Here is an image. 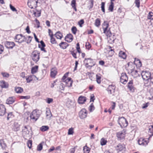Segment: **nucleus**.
Masks as SVG:
<instances>
[{
  "label": "nucleus",
  "mask_w": 153,
  "mask_h": 153,
  "mask_svg": "<svg viewBox=\"0 0 153 153\" xmlns=\"http://www.w3.org/2000/svg\"><path fill=\"white\" fill-rule=\"evenodd\" d=\"M20 125L17 122H14L12 126V130L15 131H17L20 130Z\"/></svg>",
  "instance_id": "2eb2a0df"
},
{
  "label": "nucleus",
  "mask_w": 153,
  "mask_h": 153,
  "mask_svg": "<svg viewBox=\"0 0 153 153\" xmlns=\"http://www.w3.org/2000/svg\"><path fill=\"white\" fill-rule=\"evenodd\" d=\"M67 86L71 87L72 86V81L70 77H68L65 81Z\"/></svg>",
  "instance_id": "393cba45"
},
{
  "label": "nucleus",
  "mask_w": 153,
  "mask_h": 153,
  "mask_svg": "<svg viewBox=\"0 0 153 153\" xmlns=\"http://www.w3.org/2000/svg\"><path fill=\"white\" fill-rule=\"evenodd\" d=\"M32 38L33 37H31V36H28V39H26V40L25 42H26L27 43H29L31 42Z\"/></svg>",
  "instance_id": "603ef678"
},
{
  "label": "nucleus",
  "mask_w": 153,
  "mask_h": 153,
  "mask_svg": "<svg viewBox=\"0 0 153 153\" xmlns=\"http://www.w3.org/2000/svg\"><path fill=\"white\" fill-rule=\"evenodd\" d=\"M95 25L97 27H99L100 25V19L97 18L95 21Z\"/></svg>",
  "instance_id": "58836bf2"
},
{
  "label": "nucleus",
  "mask_w": 153,
  "mask_h": 153,
  "mask_svg": "<svg viewBox=\"0 0 153 153\" xmlns=\"http://www.w3.org/2000/svg\"><path fill=\"white\" fill-rule=\"evenodd\" d=\"M0 86L2 88H7L8 87L9 85L7 82H6L4 81H0Z\"/></svg>",
  "instance_id": "cd10ccee"
},
{
  "label": "nucleus",
  "mask_w": 153,
  "mask_h": 153,
  "mask_svg": "<svg viewBox=\"0 0 153 153\" xmlns=\"http://www.w3.org/2000/svg\"><path fill=\"white\" fill-rule=\"evenodd\" d=\"M138 144L140 145H146L148 142V140H145V139L141 138L138 140Z\"/></svg>",
  "instance_id": "a211bd4d"
},
{
  "label": "nucleus",
  "mask_w": 153,
  "mask_h": 153,
  "mask_svg": "<svg viewBox=\"0 0 153 153\" xmlns=\"http://www.w3.org/2000/svg\"><path fill=\"white\" fill-rule=\"evenodd\" d=\"M53 101V99L52 98H48L47 99L46 102L48 104H50Z\"/></svg>",
  "instance_id": "052dcab7"
},
{
  "label": "nucleus",
  "mask_w": 153,
  "mask_h": 153,
  "mask_svg": "<svg viewBox=\"0 0 153 153\" xmlns=\"http://www.w3.org/2000/svg\"><path fill=\"white\" fill-rule=\"evenodd\" d=\"M6 112V108L5 106L0 104V116H3Z\"/></svg>",
  "instance_id": "4468645a"
},
{
  "label": "nucleus",
  "mask_w": 153,
  "mask_h": 153,
  "mask_svg": "<svg viewBox=\"0 0 153 153\" xmlns=\"http://www.w3.org/2000/svg\"><path fill=\"white\" fill-rule=\"evenodd\" d=\"M76 49H77V52L79 53H81L80 49V48L79 47V43H77L76 44Z\"/></svg>",
  "instance_id": "864d4df0"
},
{
  "label": "nucleus",
  "mask_w": 153,
  "mask_h": 153,
  "mask_svg": "<svg viewBox=\"0 0 153 153\" xmlns=\"http://www.w3.org/2000/svg\"><path fill=\"white\" fill-rule=\"evenodd\" d=\"M88 109L89 111L91 112L93 111L94 110L95 107L93 103L91 104V105L89 107Z\"/></svg>",
  "instance_id": "c03bdc74"
},
{
  "label": "nucleus",
  "mask_w": 153,
  "mask_h": 153,
  "mask_svg": "<svg viewBox=\"0 0 153 153\" xmlns=\"http://www.w3.org/2000/svg\"><path fill=\"white\" fill-rule=\"evenodd\" d=\"M55 35L58 39H61L62 37V35L60 31L57 32L55 34Z\"/></svg>",
  "instance_id": "4c0bfd02"
},
{
  "label": "nucleus",
  "mask_w": 153,
  "mask_h": 153,
  "mask_svg": "<svg viewBox=\"0 0 153 153\" xmlns=\"http://www.w3.org/2000/svg\"><path fill=\"white\" fill-rule=\"evenodd\" d=\"M90 149L87 146H85L83 147V151L84 153H89L90 151Z\"/></svg>",
  "instance_id": "ea45409f"
},
{
  "label": "nucleus",
  "mask_w": 153,
  "mask_h": 153,
  "mask_svg": "<svg viewBox=\"0 0 153 153\" xmlns=\"http://www.w3.org/2000/svg\"><path fill=\"white\" fill-rule=\"evenodd\" d=\"M135 3L136 6L138 8L140 7V0H135Z\"/></svg>",
  "instance_id": "6e6d98bb"
},
{
  "label": "nucleus",
  "mask_w": 153,
  "mask_h": 153,
  "mask_svg": "<svg viewBox=\"0 0 153 153\" xmlns=\"http://www.w3.org/2000/svg\"><path fill=\"white\" fill-rule=\"evenodd\" d=\"M101 76L100 74H97L96 75V81L97 83L100 84L101 82Z\"/></svg>",
  "instance_id": "72a5a7b5"
},
{
  "label": "nucleus",
  "mask_w": 153,
  "mask_h": 153,
  "mask_svg": "<svg viewBox=\"0 0 153 153\" xmlns=\"http://www.w3.org/2000/svg\"><path fill=\"white\" fill-rule=\"evenodd\" d=\"M149 93L152 97L153 98V88H151L149 91Z\"/></svg>",
  "instance_id": "774afa93"
},
{
  "label": "nucleus",
  "mask_w": 153,
  "mask_h": 153,
  "mask_svg": "<svg viewBox=\"0 0 153 153\" xmlns=\"http://www.w3.org/2000/svg\"><path fill=\"white\" fill-rule=\"evenodd\" d=\"M15 91L17 93H20L23 91V89L21 87H16L15 88Z\"/></svg>",
  "instance_id": "e433bc0d"
},
{
  "label": "nucleus",
  "mask_w": 153,
  "mask_h": 153,
  "mask_svg": "<svg viewBox=\"0 0 153 153\" xmlns=\"http://www.w3.org/2000/svg\"><path fill=\"white\" fill-rule=\"evenodd\" d=\"M39 110L37 109L34 110L31 113L30 117L33 122H35L38 119L40 115L38 113Z\"/></svg>",
  "instance_id": "20e7f679"
},
{
  "label": "nucleus",
  "mask_w": 153,
  "mask_h": 153,
  "mask_svg": "<svg viewBox=\"0 0 153 153\" xmlns=\"http://www.w3.org/2000/svg\"><path fill=\"white\" fill-rule=\"evenodd\" d=\"M86 97L82 96H80L78 98V102L79 104H83L86 101Z\"/></svg>",
  "instance_id": "4be33fe9"
},
{
  "label": "nucleus",
  "mask_w": 153,
  "mask_h": 153,
  "mask_svg": "<svg viewBox=\"0 0 153 153\" xmlns=\"http://www.w3.org/2000/svg\"><path fill=\"white\" fill-rule=\"evenodd\" d=\"M84 62L85 63V66L86 68H91L95 65V62L91 58H85Z\"/></svg>",
  "instance_id": "f257e3e1"
},
{
  "label": "nucleus",
  "mask_w": 153,
  "mask_h": 153,
  "mask_svg": "<svg viewBox=\"0 0 153 153\" xmlns=\"http://www.w3.org/2000/svg\"><path fill=\"white\" fill-rule=\"evenodd\" d=\"M107 141L104 138H102L100 140V143L102 146H103L106 144Z\"/></svg>",
  "instance_id": "79ce46f5"
},
{
  "label": "nucleus",
  "mask_w": 153,
  "mask_h": 153,
  "mask_svg": "<svg viewBox=\"0 0 153 153\" xmlns=\"http://www.w3.org/2000/svg\"><path fill=\"white\" fill-rule=\"evenodd\" d=\"M119 57L123 59H125L126 58V55L125 52L122 51H120L119 53Z\"/></svg>",
  "instance_id": "c756f323"
},
{
  "label": "nucleus",
  "mask_w": 153,
  "mask_h": 153,
  "mask_svg": "<svg viewBox=\"0 0 153 153\" xmlns=\"http://www.w3.org/2000/svg\"><path fill=\"white\" fill-rule=\"evenodd\" d=\"M84 21L83 19H81L80 21H79L78 22V24L79 25V26L81 27H82V25L84 23Z\"/></svg>",
  "instance_id": "4d7b16f0"
},
{
  "label": "nucleus",
  "mask_w": 153,
  "mask_h": 153,
  "mask_svg": "<svg viewBox=\"0 0 153 153\" xmlns=\"http://www.w3.org/2000/svg\"><path fill=\"white\" fill-rule=\"evenodd\" d=\"M132 64V62H129L127 64L128 69L130 70L129 71V72H130L133 76L134 77H137L138 76V71L137 70L134 69L133 68L132 69H130V68L131 66V65Z\"/></svg>",
  "instance_id": "7ed1b4c3"
},
{
  "label": "nucleus",
  "mask_w": 153,
  "mask_h": 153,
  "mask_svg": "<svg viewBox=\"0 0 153 153\" xmlns=\"http://www.w3.org/2000/svg\"><path fill=\"white\" fill-rule=\"evenodd\" d=\"M43 148V146L42 143H40L37 146V150L38 151H41Z\"/></svg>",
  "instance_id": "3c124183"
},
{
  "label": "nucleus",
  "mask_w": 153,
  "mask_h": 153,
  "mask_svg": "<svg viewBox=\"0 0 153 153\" xmlns=\"http://www.w3.org/2000/svg\"><path fill=\"white\" fill-rule=\"evenodd\" d=\"M118 122L119 124L122 128H125L128 125V122L123 117H121L119 118Z\"/></svg>",
  "instance_id": "423d86ee"
},
{
  "label": "nucleus",
  "mask_w": 153,
  "mask_h": 153,
  "mask_svg": "<svg viewBox=\"0 0 153 153\" xmlns=\"http://www.w3.org/2000/svg\"><path fill=\"white\" fill-rule=\"evenodd\" d=\"M1 74L3 77H8L9 76V75L8 73L5 72H2Z\"/></svg>",
  "instance_id": "13d9d810"
},
{
  "label": "nucleus",
  "mask_w": 153,
  "mask_h": 153,
  "mask_svg": "<svg viewBox=\"0 0 153 153\" xmlns=\"http://www.w3.org/2000/svg\"><path fill=\"white\" fill-rule=\"evenodd\" d=\"M128 79V77L126 73H122L120 77V81L122 83L126 84L127 82Z\"/></svg>",
  "instance_id": "9d476101"
},
{
  "label": "nucleus",
  "mask_w": 153,
  "mask_h": 153,
  "mask_svg": "<svg viewBox=\"0 0 153 153\" xmlns=\"http://www.w3.org/2000/svg\"><path fill=\"white\" fill-rule=\"evenodd\" d=\"M148 133L150 137L153 135V125L149 126Z\"/></svg>",
  "instance_id": "7c9ffc66"
},
{
  "label": "nucleus",
  "mask_w": 153,
  "mask_h": 153,
  "mask_svg": "<svg viewBox=\"0 0 153 153\" xmlns=\"http://www.w3.org/2000/svg\"><path fill=\"white\" fill-rule=\"evenodd\" d=\"M40 52L38 51L35 50L32 53L31 57L32 60L35 62H37L39 59Z\"/></svg>",
  "instance_id": "39448f33"
},
{
  "label": "nucleus",
  "mask_w": 153,
  "mask_h": 153,
  "mask_svg": "<svg viewBox=\"0 0 153 153\" xmlns=\"http://www.w3.org/2000/svg\"><path fill=\"white\" fill-rule=\"evenodd\" d=\"M135 62H137V64L138 63V65L139 67H141L142 66V64L141 62L140 61V60L137 58L135 59Z\"/></svg>",
  "instance_id": "8fccbe9b"
},
{
  "label": "nucleus",
  "mask_w": 153,
  "mask_h": 153,
  "mask_svg": "<svg viewBox=\"0 0 153 153\" xmlns=\"http://www.w3.org/2000/svg\"><path fill=\"white\" fill-rule=\"evenodd\" d=\"M71 30L72 33L74 34H76V32L77 30V28L75 26H73L71 28Z\"/></svg>",
  "instance_id": "de8ad7c7"
},
{
  "label": "nucleus",
  "mask_w": 153,
  "mask_h": 153,
  "mask_svg": "<svg viewBox=\"0 0 153 153\" xmlns=\"http://www.w3.org/2000/svg\"><path fill=\"white\" fill-rule=\"evenodd\" d=\"M105 33L107 36L108 37L112 36H114V33L112 34L111 33V31L110 30V28H109L108 29H107V30L106 31L105 33Z\"/></svg>",
  "instance_id": "2f4dec72"
},
{
  "label": "nucleus",
  "mask_w": 153,
  "mask_h": 153,
  "mask_svg": "<svg viewBox=\"0 0 153 153\" xmlns=\"http://www.w3.org/2000/svg\"><path fill=\"white\" fill-rule=\"evenodd\" d=\"M115 39V37L113 36H108V42L110 43H113L114 42Z\"/></svg>",
  "instance_id": "473e14b6"
},
{
  "label": "nucleus",
  "mask_w": 153,
  "mask_h": 153,
  "mask_svg": "<svg viewBox=\"0 0 153 153\" xmlns=\"http://www.w3.org/2000/svg\"><path fill=\"white\" fill-rule=\"evenodd\" d=\"M111 103V108L112 110H114V109L116 106V103L115 102H112Z\"/></svg>",
  "instance_id": "680f3d73"
},
{
  "label": "nucleus",
  "mask_w": 153,
  "mask_h": 153,
  "mask_svg": "<svg viewBox=\"0 0 153 153\" xmlns=\"http://www.w3.org/2000/svg\"><path fill=\"white\" fill-rule=\"evenodd\" d=\"M76 0H72L71 1V5L72 7L74 6H76Z\"/></svg>",
  "instance_id": "69168bd1"
},
{
  "label": "nucleus",
  "mask_w": 153,
  "mask_h": 153,
  "mask_svg": "<svg viewBox=\"0 0 153 153\" xmlns=\"http://www.w3.org/2000/svg\"><path fill=\"white\" fill-rule=\"evenodd\" d=\"M73 133V128H70L68 130V134L69 135L72 134Z\"/></svg>",
  "instance_id": "5fc2aeb1"
},
{
  "label": "nucleus",
  "mask_w": 153,
  "mask_h": 153,
  "mask_svg": "<svg viewBox=\"0 0 153 153\" xmlns=\"http://www.w3.org/2000/svg\"><path fill=\"white\" fill-rule=\"evenodd\" d=\"M115 88L116 87L114 85L112 84L108 86L106 90L108 91V94H112L113 93H114Z\"/></svg>",
  "instance_id": "ddd939ff"
},
{
  "label": "nucleus",
  "mask_w": 153,
  "mask_h": 153,
  "mask_svg": "<svg viewBox=\"0 0 153 153\" xmlns=\"http://www.w3.org/2000/svg\"><path fill=\"white\" fill-rule=\"evenodd\" d=\"M73 35L71 34H68L65 36V40L68 42H70L73 40Z\"/></svg>",
  "instance_id": "6ab92c4d"
},
{
  "label": "nucleus",
  "mask_w": 153,
  "mask_h": 153,
  "mask_svg": "<svg viewBox=\"0 0 153 153\" xmlns=\"http://www.w3.org/2000/svg\"><path fill=\"white\" fill-rule=\"evenodd\" d=\"M86 48L89 50L91 48V44L89 42H86L85 45Z\"/></svg>",
  "instance_id": "bf43d9fd"
},
{
  "label": "nucleus",
  "mask_w": 153,
  "mask_h": 153,
  "mask_svg": "<svg viewBox=\"0 0 153 153\" xmlns=\"http://www.w3.org/2000/svg\"><path fill=\"white\" fill-rule=\"evenodd\" d=\"M14 117L12 112H10L8 113L7 117V120H9L10 118H12Z\"/></svg>",
  "instance_id": "a18cd8bd"
},
{
  "label": "nucleus",
  "mask_w": 153,
  "mask_h": 153,
  "mask_svg": "<svg viewBox=\"0 0 153 153\" xmlns=\"http://www.w3.org/2000/svg\"><path fill=\"white\" fill-rule=\"evenodd\" d=\"M40 43L41 45H38V47L40 48L42 51H44L45 53H46L47 51L45 50V46L46 45L45 43L42 40L41 41Z\"/></svg>",
  "instance_id": "f3484780"
},
{
  "label": "nucleus",
  "mask_w": 153,
  "mask_h": 153,
  "mask_svg": "<svg viewBox=\"0 0 153 153\" xmlns=\"http://www.w3.org/2000/svg\"><path fill=\"white\" fill-rule=\"evenodd\" d=\"M87 113L86 110L85 108L81 109L79 113V116L81 119L86 118L87 117Z\"/></svg>",
  "instance_id": "9b49d317"
},
{
  "label": "nucleus",
  "mask_w": 153,
  "mask_h": 153,
  "mask_svg": "<svg viewBox=\"0 0 153 153\" xmlns=\"http://www.w3.org/2000/svg\"><path fill=\"white\" fill-rule=\"evenodd\" d=\"M93 2L94 1L93 0H91V3L90 5L88 6L89 9L92 8L93 7Z\"/></svg>",
  "instance_id": "0e129e2a"
},
{
  "label": "nucleus",
  "mask_w": 153,
  "mask_h": 153,
  "mask_svg": "<svg viewBox=\"0 0 153 153\" xmlns=\"http://www.w3.org/2000/svg\"><path fill=\"white\" fill-rule=\"evenodd\" d=\"M59 45L61 48L64 49L66 48L69 45L66 42H62L59 44Z\"/></svg>",
  "instance_id": "bb28decb"
},
{
  "label": "nucleus",
  "mask_w": 153,
  "mask_h": 153,
  "mask_svg": "<svg viewBox=\"0 0 153 153\" xmlns=\"http://www.w3.org/2000/svg\"><path fill=\"white\" fill-rule=\"evenodd\" d=\"M133 80H130L128 84V87L130 91H134V88L133 86Z\"/></svg>",
  "instance_id": "5701e85b"
},
{
  "label": "nucleus",
  "mask_w": 153,
  "mask_h": 153,
  "mask_svg": "<svg viewBox=\"0 0 153 153\" xmlns=\"http://www.w3.org/2000/svg\"><path fill=\"white\" fill-rule=\"evenodd\" d=\"M49 129V127L47 126H43L40 128V130L42 132L48 131Z\"/></svg>",
  "instance_id": "f704fd0d"
},
{
  "label": "nucleus",
  "mask_w": 153,
  "mask_h": 153,
  "mask_svg": "<svg viewBox=\"0 0 153 153\" xmlns=\"http://www.w3.org/2000/svg\"><path fill=\"white\" fill-rule=\"evenodd\" d=\"M38 66L36 65L32 67L31 70V73L32 74H34L37 72L38 70Z\"/></svg>",
  "instance_id": "c9c22d12"
},
{
  "label": "nucleus",
  "mask_w": 153,
  "mask_h": 153,
  "mask_svg": "<svg viewBox=\"0 0 153 153\" xmlns=\"http://www.w3.org/2000/svg\"><path fill=\"white\" fill-rule=\"evenodd\" d=\"M14 102V100L13 97H9L6 100V103L8 104H13Z\"/></svg>",
  "instance_id": "c85d7f7f"
},
{
  "label": "nucleus",
  "mask_w": 153,
  "mask_h": 153,
  "mask_svg": "<svg viewBox=\"0 0 153 153\" xmlns=\"http://www.w3.org/2000/svg\"><path fill=\"white\" fill-rule=\"evenodd\" d=\"M101 10L102 12L104 13H105V3L104 2H102L101 3Z\"/></svg>",
  "instance_id": "09e8293b"
},
{
  "label": "nucleus",
  "mask_w": 153,
  "mask_h": 153,
  "mask_svg": "<svg viewBox=\"0 0 153 153\" xmlns=\"http://www.w3.org/2000/svg\"><path fill=\"white\" fill-rule=\"evenodd\" d=\"M22 132L24 137L25 139L30 138L31 136V133L28 130V128L27 126H24L22 129Z\"/></svg>",
  "instance_id": "f03ea898"
},
{
  "label": "nucleus",
  "mask_w": 153,
  "mask_h": 153,
  "mask_svg": "<svg viewBox=\"0 0 153 153\" xmlns=\"http://www.w3.org/2000/svg\"><path fill=\"white\" fill-rule=\"evenodd\" d=\"M147 19H149L152 20L153 19V13L152 12H150L147 16Z\"/></svg>",
  "instance_id": "37998d69"
},
{
  "label": "nucleus",
  "mask_w": 153,
  "mask_h": 153,
  "mask_svg": "<svg viewBox=\"0 0 153 153\" xmlns=\"http://www.w3.org/2000/svg\"><path fill=\"white\" fill-rule=\"evenodd\" d=\"M51 42L52 44H54L56 43V41L55 39L53 37V34H52L51 35Z\"/></svg>",
  "instance_id": "a19ab883"
},
{
  "label": "nucleus",
  "mask_w": 153,
  "mask_h": 153,
  "mask_svg": "<svg viewBox=\"0 0 153 153\" xmlns=\"http://www.w3.org/2000/svg\"><path fill=\"white\" fill-rule=\"evenodd\" d=\"M15 39L16 42L21 43L25 42L26 40V38L25 36H23L22 34H18L15 36Z\"/></svg>",
  "instance_id": "6e6552de"
},
{
  "label": "nucleus",
  "mask_w": 153,
  "mask_h": 153,
  "mask_svg": "<svg viewBox=\"0 0 153 153\" xmlns=\"http://www.w3.org/2000/svg\"><path fill=\"white\" fill-rule=\"evenodd\" d=\"M4 45L5 47L8 49H12L15 45V44L13 42L9 41H6L4 42Z\"/></svg>",
  "instance_id": "f8f14e48"
},
{
  "label": "nucleus",
  "mask_w": 153,
  "mask_h": 153,
  "mask_svg": "<svg viewBox=\"0 0 153 153\" xmlns=\"http://www.w3.org/2000/svg\"><path fill=\"white\" fill-rule=\"evenodd\" d=\"M10 9L13 11H16L17 10L16 9V8L13 6H12L11 4L10 5Z\"/></svg>",
  "instance_id": "e2e57ef3"
},
{
  "label": "nucleus",
  "mask_w": 153,
  "mask_h": 153,
  "mask_svg": "<svg viewBox=\"0 0 153 153\" xmlns=\"http://www.w3.org/2000/svg\"><path fill=\"white\" fill-rule=\"evenodd\" d=\"M34 77L36 78L37 80H38V78H37L35 75H30L28 77H26V79L27 80V83H30L31 81H32L33 77Z\"/></svg>",
  "instance_id": "a878e982"
},
{
  "label": "nucleus",
  "mask_w": 153,
  "mask_h": 153,
  "mask_svg": "<svg viewBox=\"0 0 153 153\" xmlns=\"http://www.w3.org/2000/svg\"><path fill=\"white\" fill-rule=\"evenodd\" d=\"M102 28L103 29V33H105L106 31L108 29L109 26V23L107 21H104L102 24Z\"/></svg>",
  "instance_id": "412c9836"
},
{
  "label": "nucleus",
  "mask_w": 153,
  "mask_h": 153,
  "mask_svg": "<svg viewBox=\"0 0 153 153\" xmlns=\"http://www.w3.org/2000/svg\"><path fill=\"white\" fill-rule=\"evenodd\" d=\"M38 0H28L27 5L31 9L36 8L37 7Z\"/></svg>",
  "instance_id": "1a4fd4ad"
},
{
  "label": "nucleus",
  "mask_w": 153,
  "mask_h": 153,
  "mask_svg": "<svg viewBox=\"0 0 153 153\" xmlns=\"http://www.w3.org/2000/svg\"><path fill=\"white\" fill-rule=\"evenodd\" d=\"M32 145V141L31 140H29L28 141L27 145L29 148H30Z\"/></svg>",
  "instance_id": "338daca9"
},
{
  "label": "nucleus",
  "mask_w": 153,
  "mask_h": 153,
  "mask_svg": "<svg viewBox=\"0 0 153 153\" xmlns=\"http://www.w3.org/2000/svg\"><path fill=\"white\" fill-rule=\"evenodd\" d=\"M141 75L143 79L146 80H149L152 74L149 71H143Z\"/></svg>",
  "instance_id": "0eeeda50"
},
{
  "label": "nucleus",
  "mask_w": 153,
  "mask_h": 153,
  "mask_svg": "<svg viewBox=\"0 0 153 153\" xmlns=\"http://www.w3.org/2000/svg\"><path fill=\"white\" fill-rule=\"evenodd\" d=\"M114 3L112 2H111V4L109 7V10L111 11L112 12L113 10Z\"/></svg>",
  "instance_id": "49530a36"
},
{
  "label": "nucleus",
  "mask_w": 153,
  "mask_h": 153,
  "mask_svg": "<svg viewBox=\"0 0 153 153\" xmlns=\"http://www.w3.org/2000/svg\"><path fill=\"white\" fill-rule=\"evenodd\" d=\"M117 137L119 140H121L124 139L125 134L122 131H119L116 133Z\"/></svg>",
  "instance_id": "dca6fc26"
},
{
  "label": "nucleus",
  "mask_w": 153,
  "mask_h": 153,
  "mask_svg": "<svg viewBox=\"0 0 153 153\" xmlns=\"http://www.w3.org/2000/svg\"><path fill=\"white\" fill-rule=\"evenodd\" d=\"M116 149L118 152L121 151L125 148L124 145L119 144L116 147Z\"/></svg>",
  "instance_id": "aec40b11"
},
{
  "label": "nucleus",
  "mask_w": 153,
  "mask_h": 153,
  "mask_svg": "<svg viewBox=\"0 0 153 153\" xmlns=\"http://www.w3.org/2000/svg\"><path fill=\"white\" fill-rule=\"evenodd\" d=\"M57 72L55 68H52L51 70V76L52 78H54L56 75Z\"/></svg>",
  "instance_id": "b1692460"
}]
</instances>
